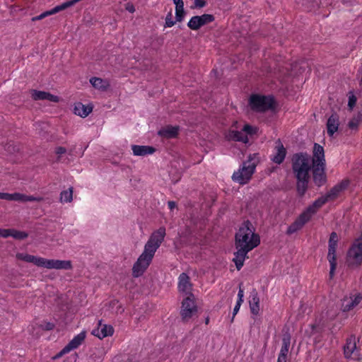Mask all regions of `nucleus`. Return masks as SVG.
I'll use <instances>...</instances> for the list:
<instances>
[{
	"mask_svg": "<svg viewBox=\"0 0 362 362\" xmlns=\"http://www.w3.org/2000/svg\"><path fill=\"white\" fill-rule=\"evenodd\" d=\"M185 11L183 8H175V18L176 21L182 22L184 19Z\"/></svg>",
	"mask_w": 362,
	"mask_h": 362,
	"instance_id": "nucleus-36",
	"label": "nucleus"
},
{
	"mask_svg": "<svg viewBox=\"0 0 362 362\" xmlns=\"http://www.w3.org/2000/svg\"><path fill=\"white\" fill-rule=\"evenodd\" d=\"M362 300V293H351L349 296H344L341 300V310L349 312L356 308Z\"/></svg>",
	"mask_w": 362,
	"mask_h": 362,
	"instance_id": "nucleus-15",
	"label": "nucleus"
},
{
	"mask_svg": "<svg viewBox=\"0 0 362 362\" xmlns=\"http://www.w3.org/2000/svg\"><path fill=\"white\" fill-rule=\"evenodd\" d=\"M178 289L180 292L189 296L192 293V284L190 281L189 276L186 273H182L178 277Z\"/></svg>",
	"mask_w": 362,
	"mask_h": 362,
	"instance_id": "nucleus-17",
	"label": "nucleus"
},
{
	"mask_svg": "<svg viewBox=\"0 0 362 362\" xmlns=\"http://www.w3.org/2000/svg\"><path fill=\"white\" fill-rule=\"evenodd\" d=\"M339 126V117L336 113H332L327 122V132L329 136H332L338 131Z\"/></svg>",
	"mask_w": 362,
	"mask_h": 362,
	"instance_id": "nucleus-22",
	"label": "nucleus"
},
{
	"mask_svg": "<svg viewBox=\"0 0 362 362\" xmlns=\"http://www.w3.org/2000/svg\"><path fill=\"white\" fill-rule=\"evenodd\" d=\"M175 24V21L173 20L172 13L169 12L165 17V27L171 28Z\"/></svg>",
	"mask_w": 362,
	"mask_h": 362,
	"instance_id": "nucleus-37",
	"label": "nucleus"
},
{
	"mask_svg": "<svg viewBox=\"0 0 362 362\" xmlns=\"http://www.w3.org/2000/svg\"><path fill=\"white\" fill-rule=\"evenodd\" d=\"M73 199V187L64 190L60 194V201L62 203H69Z\"/></svg>",
	"mask_w": 362,
	"mask_h": 362,
	"instance_id": "nucleus-33",
	"label": "nucleus"
},
{
	"mask_svg": "<svg viewBox=\"0 0 362 362\" xmlns=\"http://www.w3.org/2000/svg\"><path fill=\"white\" fill-rule=\"evenodd\" d=\"M125 8L127 11H128L129 13H133L135 11V7L131 3H127L125 6Z\"/></svg>",
	"mask_w": 362,
	"mask_h": 362,
	"instance_id": "nucleus-48",
	"label": "nucleus"
},
{
	"mask_svg": "<svg viewBox=\"0 0 362 362\" xmlns=\"http://www.w3.org/2000/svg\"><path fill=\"white\" fill-rule=\"evenodd\" d=\"M70 351L67 349V347L65 346L55 356L56 358H60L63 356L64 355L69 353Z\"/></svg>",
	"mask_w": 362,
	"mask_h": 362,
	"instance_id": "nucleus-45",
	"label": "nucleus"
},
{
	"mask_svg": "<svg viewBox=\"0 0 362 362\" xmlns=\"http://www.w3.org/2000/svg\"><path fill=\"white\" fill-rule=\"evenodd\" d=\"M292 170L297 180V192L300 196H303L308 186L309 173L311 170L310 157L306 153H295L291 159Z\"/></svg>",
	"mask_w": 362,
	"mask_h": 362,
	"instance_id": "nucleus-2",
	"label": "nucleus"
},
{
	"mask_svg": "<svg viewBox=\"0 0 362 362\" xmlns=\"http://www.w3.org/2000/svg\"><path fill=\"white\" fill-rule=\"evenodd\" d=\"M11 237H13L16 240H23L28 236V234L24 231L17 230L16 229H11Z\"/></svg>",
	"mask_w": 362,
	"mask_h": 362,
	"instance_id": "nucleus-35",
	"label": "nucleus"
},
{
	"mask_svg": "<svg viewBox=\"0 0 362 362\" xmlns=\"http://www.w3.org/2000/svg\"><path fill=\"white\" fill-rule=\"evenodd\" d=\"M348 126L351 129H356L358 126V122L357 120H351L349 122Z\"/></svg>",
	"mask_w": 362,
	"mask_h": 362,
	"instance_id": "nucleus-47",
	"label": "nucleus"
},
{
	"mask_svg": "<svg viewBox=\"0 0 362 362\" xmlns=\"http://www.w3.org/2000/svg\"><path fill=\"white\" fill-rule=\"evenodd\" d=\"M346 262L349 268L356 269L362 264V233L349 248Z\"/></svg>",
	"mask_w": 362,
	"mask_h": 362,
	"instance_id": "nucleus-5",
	"label": "nucleus"
},
{
	"mask_svg": "<svg viewBox=\"0 0 362 362\" xmlns=\"http://www.w3.org/2000/svg\"><path fill=\"white\" fill-rule=\"evenodd\" d=\"M31 20L33 22L34 21H40V15L33 17Z\"/></svg>",
	"mask_w": 362,
	"mask_h": 362,
	"instance_id": "nucleus-53",
	"label": "nucleus"
},
{
	"mask_svg": "<svg viewBox=\"0 0 362 362\" xmlns=\"http://www.w3.org/2000/svg\"><path fill=\"white\" fill-rule=\"evenodd\" d=\"M92 111V107L85 106L82 103H77L74 107V113L81 117H87Z\"/></svg>",
	"mask_w": 362,
	"mask_h": 362,
	"instance_id": "nucleus-29",
	"label": "nucleus"
},
{
	"mask_svg": "<svg viewBox=\"0 0 362 362\" xmlns=\"http://www.w3.org/2000/svg\"><path fill=\"white\" fill-rule=\"evenodd\" d=\"M99 326L97 329H94L92 331V334L98 337L99 339H103L107 337H110L114 334V328L111 325H102L101 322H99Z\"/></svg>",
	"mask_w": 362,
	"mask_h": 362,
	"instance_id": "nucleus-21",
	"label": "nucleus"
},
{
	"mask_svg": "<svg viewBox=\"0 0 362 362\" xmlns=\"http://www.w3.org/2000/svg\"><path fill=\"white\" fill-rule=\"evenodd\" d=\"M312 330L315 333H322L328 329L332 334L334 333V325H329L327 320L320 319L317 322L312 325Z\"/></svg>",
	"mask_w": 362,
	"mask_h": 362,
	"instance_id": "nucleus-23",
	"label": "nucleus"
},
{
	"mask_svg": "<svg viewBox=\"0 0 362 362\" xmlns=\"http://www.w3.org/2000/svg\"><path fill=\"white\" fill-rule=\"evenodd\" d=\"M325 165L317 164L312 166L313 182L318 187L322 186L327 181Z\"/></svg>",
	"mask_w": 362,
	"mask_h": 362,
	"instance_id": "nucleus-16",
	"label": "nucleus"
},
{
	"mask_svg": "<svg viewBox=\"0 0 362 362\" xmlns=\"http://www.w3.org/2000/svg\"><path fill=\"white\" fill-rule=\"evenodd\" d=\"M243 131L247 134H252L253 133V128L250 124H245L243 128Z\"/></svg>",
	"mask_w": 362,
	"mask_h": 362,
	"instance_id": "nucleus-46",
	"label": "nucleus"
},
{
	"mask_svg": "<svg viewBox=\"0 0 362 362\" xmlns=\"http://www.w3.org/2000/svg\"><path fill=\"white\" fill-rule=\"evenodd\" d=\"M338 235L336 232L331 233L329 235V239L328 241V253H327V260L329 261L330 265L329 269V278L332 279L334 276V272L337 268V248L338 244Z\"/></svg>",
	"mask_w": 362,
	"mask_h": 362,
	"instance_id": "nucleus-11",
	"label": "nucleus"
},
{
	"mask_svg": "<svg viewBox=\"0 0 362 362\" xmlns=\"http://www.w3.org/2000/svg\"><path fill=\"white\" fill-rule=\"evenodd\" d=\"M255 156V154L250 155L248 160L243 163L238 171L233 173L232 179L234 182L240 185H245L250 180L256 168V164L252 163V156Z\"/></svg>",
	"mask_w": 362,
	"mask_h": 362,
	"instance_id": "nucleus-7",
	"label": "nucleus"
},
{
	"mask_svg": "<svg viewBox=\"0 0 362 362\" xmlns=\"http://www.w3.org/2000/svg\"><path fill=\"white\" fill-rule=\"evenodd\" d=\"M209 323V317H207L206 319H205V324L206 325H208Z\"/></svg>",
	"mask_w": 362,
	"mask_h": 362,
	"instance_id": "nucleus-54",
	"label": "nucleus"
},
{
	"mask_svg": "<svg viewBox=\"0 0 362 362\" xmlns=\"http://www.w3.org/2000/svg\"><path fill=\"white\" fill-rule=\"evenodd\" d=\"M249 305L251 313L257 315L259 312V298L255 289L250 293Z\"/></svg>",
	"mask_w": 362,
	"mask_h": 362,
	"instance_id": "nucleus-24",
	"label": "nucleus"
},
{
	"mask_svg": "<svg viewBox=\"0 0 362 362\" xmlns=\"http://www.w3.org/2000/svg\"><path fill=\"white\" fill-rule=\"evenodd\" d=\"M275 101L271 95H263L260 94H252L248 100L250 109L257 112H265L273 109Z\"/></svg>",
	"mask_w": 362,
	"mask_h": 362,
	"instance_id": "nucleus-6",
	"label": "nucleus"
},
{
	"mask_svg": "<svg viewBox=\"0 0 362 362\" xmlns=\"http://www.w3.org/2000/svg\"><path fill=\"white\" fill-rule=\"evenodd\" d=\"M54 327H55L54 324L52 322H43L40 325L41 329L43 330H46V331L52 330L54 328Z\"/></svg>",
	"mask_w": 362,
	"mask_h": 362,
	"instance_id": "nucleus-39",
	"label": "nucleus"
},
{
	"mask_svg": "<svg viewBox=\"0 0 362 362\" xmlns=\"http://www.w3.org/2000/svg\"><path fill=\"white\" fill-rule=\"evenodd\" d=\"M229 137L230 139L235 141H241L245 144L248 141L247 136L239 131H231L229 133Z\"/></svg>",
	"mask_w": 362,
	"mask_h": 362,
	"instance_id": "nucleus-31",
	"label": "nucleus"
},
{
	"mask_svg": "<svg viewBox=\"0 0 362 362\" xmlns=\"http://www.w3.org/2000/svg\"><path fill=\"white\" fill-rule=\"evenodd\" d=\"M30 94L34 100H48L54 103H58L59 101L58 96L45 91L32 89Z\"/></svg>",
	"mask_w": 362,
	"mask_h": 362,
	"instance_id": "nucleus-18",
	"label": "nucleus"
},
{
	"mask_svg": "<svg viewBox=\"0 0 362 362\" xmlns=\"http://www.w3.org/2000/svg\"><path fill=\"white\" fill-rule=\"evenodd\" d=\"M179 132V127L177 126H166L158 131V134L165 139H173L177 137Z\"/></svg>",
	"mask_w": 362,
	"mask_h": 362,
	"instance_id": "nucleus-26",
	"label": "nucleus"
},
{
	"mask_svg": "<svg viewBox=\"0 0 362 362\" xmlns=\"http://www.w3.org/2000/svg\"><path fill=\"white\" fill-rule=\"evenodd\" d=\"M86 337V332L82 331L74 337L66 345L67 349L70 351L79 347L84 341Z\"/></svg>",
	"mask_w": 362,
	"mask_h": 362,
	"instance_id": "nucleus-25",
	"label": "nucleus"
},
{
	"mask_svg": "<svg viewBox=\"0 0 362 362\" xmlns=\"http://www.w3.org/2000/svg\"><path fill=\"white\" fill-rule=\"evenodd\" d=\"M349 184V182L348 180H342L341 182L334 185L325 196L317 199L312 205L318 211L328 201L336 199L339 194L348 187Z\"/></svg>",
	"mask_w": 362,
	"mask_h": 362,
	"instance_id": "nucleus-9",
	"label": "nucleus"
},
{
	"mask_svg": "<svg viewBox=\"0 0 362 362\" xmlns=\"http://www.w3.org/2000/svg\"><path fill=\"white\" fill-rule=\"evenodd\" d=\"M173 3L175 4V8L184 7V2L182 0H173Z\"/></svg>",
	"mask_w": 362,
	"mask_h": 362,
	"instance_id": "nucleus-49",
	"label": "nucleus"
},
{
	"mask_svg": "<svg viewBox=\"0 0 362 362\" xmlns=\"http://www.w3.org/2000/svg\"><path fill=\"white\" fill-rule=\"evenodd\" d=\"M215 17L212 14L204 13L202 16H192L187 23V26L192 30H197L202 26L212 23Z\"/></svg>",
	"mask_w": 362,
	"mask_h": 362,
	"instance_id": "nucleus-13",
	"label": "nucleus"
},
{
	"mask_svg": "<svg viewBox=\"0 0 362 362\" xmlns=\"http://www.w3.org/2000/svg\"><path fill=\"white\" fill-rule=\"evenodd\" d=\"M0 199L8 201H16L23 203L27 202H40L42 200V197H37L33 195H26L19 192H15L13 194L0 192Z\"/></svg>",
	"mask_w": 362,
	"mask_h": 362,
	"instance_id": "nucleus-14",
	"label": "nucleus"
},
{
	"mask_svg": "<svg viewBox=\"0 0 362 362\" xmlns=\"http://www.w3.org/2000/svg\"><path fill=\"white\" fill-rule=\"evenodd\" d=\"M326 165L324 148L315 143L313 150V165Z\"/></svg>",
	"mask_w": 362,
	"mask_h": 362,
	"instance_id": "nucleus-19",
	"label": "nucleus"
},
{
	"mask_svg": "<svg viewBox=\"0 0 362 362\" xmlns=\"http://www.w3.org/2000/svg\"><path fill=\"white\" fill-rule=\"evenodd\" d=\"M241 284H240L239 286L237 302L243 303L244 298V289L241 287Z\"/></svg>",
	"mask_w": 362,
	"mask_h": 362,
	"instance_id": "nucleus-41",
	"label": "nucleus"
},
{
	"mask_svg": "<svg viewBox=\"0 0 362 362\" xmlns=\"http://www.w3.org/2000/svg\"><path fill=\"white\" fill-rule=\"evenodd\" d=\"M290 337H284L282 339V346L279 354V356L287 358L289 346H290Z\"/></svg>",
	"mask_w": 362,
	"mask_h": 362,
	"instance_id": "nucleus-32",
	"label": "nucleus"
},
{
	"mask_svg": "<svg viewBox=\"0 0 362 362\" xmlns=\"http://www.w3.org/2000/svg\"><path fill=\"white\" fill-rule=\"evenodd\" d=\"M90 83L94 88L103 90H106L109 86V83L107 81L98 77L91 78L90 79Z\"/></svg>",
	"mask_w": 362,
	"mask_h": 362,
	"instance_id": "nucleus-30",
	"label": "nucleus"
},
{
	"mask_svg": "<svg viewBox=\"0 0 362 362\" xmlns=\"http://www.w3.org/2000/svg\"><path fill=\"white\" fill-rule=\"evenodd\" d=\"M168 206L170 210H173L176 207V203L173 201H169L168 202Z\"/></svg>",
	"mask_w": 362,
	"mask_h": 362,
	"instance_id": "nucleus-51",
	"label": "nucleus"
},
{
	"mask_svg": "<svg viewBox=\"0 0 362 362\" xmlns=\"http://www.w3.org/2000/svg\"><path fill=\"white\" fill-rule=\"evenodd\" d=\"M241 305H242L241 303L236 302V304H235V307L233 308V317H232V319H231V322L233 321V319H234L235 316L237 315V313H238Z\"/></svg>",
	"mask_w": 362,
	"mask_h": 362,
	"instance_id": "nucleus-43",
	"label": "nucleus"
},
{
	"mask_svg": "<svg viewBox=\"0 0 362 362\" xmlns=\"http://www.w3.org/2000/svg\"><path fill=\"white\" fill-rule=\"evenodd\" d=\"M207 2L206 0H194V5L191 6L193 8H202L206 5Z\"/></svg>",
	"mask_w": 362,
	"mask_h": 362,
	"instance_id": "nucleus-38",
	"label": "nucleus"
},
{
	"mask_svg": "<svg viewBox=\"0 0 362 362\" xmlns=\"http://www.w3.org/2000/svg\"><path fill=\"white\" fill-rule=\"evenodd\" d=\"M52 14H53V13L51 9L50 11H47L43 12L41 14H40V20H42V19L45 18V17L52 15Z\"/></svg>",
	"mask_w": 362,
	"mask_h": 362,
	"instance_id": "nucleus-50",
	"label": "nucleus"
},
{
	"mask_svg": "<svg viewBox=\"0 0 362 362\" xmlns=\"http://www.w3.org/2000/svg\"><path fill=\"white\" fill-rule=\"evenodd\" d=\"M166 232L165 227H160L153 231L144 245V249L132 267L134 277H139L151 264L156 252L164 240Z\"/></svg>",
	"mask_w": 362,
	"mask_h": 362,
	"instance_id": "nucleus-1",
	"label": "nucleus"
},
{
	"mask_svg": "<svg viewBox=\"0 0 362 362\" xmlns=\"http://www.w3.org/2000/svg\"><path fill=\"white\" fill-rule=\"evenodd\" d=\"M260 243V238L255 233V228L252 223L247 220L240 226L235 235V247H243L252 250Z\"/></svg>",
	"mask_w": 362,
	"mask_h": 362,
	"instance_id": "nucleus-3",
	"label": "nucleus"
},
{
	"mask_svg": "<svg viewBox=\"0 0 362 362\" xmlns=\"http://www.w3.org/2000/svg\"><path fill=\"white\" fill-rule=\"evenodd\" d=\"M356 103V98L355 95H352L349 98L348 106L350 109H352Z\"/></svg>",
	"mask_w": 362,
	"mask_h": 362,
	"instance_id": "nucleus-42",
	"label": "nucleus"
},
{
	"mask_svg": "<svg viewBox=\"0 0 362 362\" xmlns=\"http://www.w3.org/2000/svg\"><path fill=\"white\" fill-rule=\"evenodd\" d=\"M237 251L234 252V257L233 261L234 262L235 267L238 270H240L244 264V262L247 256V253L251 251L250 250H247L243 247H235Z\"/></svg>",
	"mask_w": 362,
	"mask_h": 362,
	"instance_id": "nucleus-20",
	"label": "nucleus"
},
{
	"mask_svg": "<svg viewBox=\"0 0 362 362\" xmlns=\"http://www.w3.org/2000/svg\"><path fill=\"white\" fill-rule=\"evenodd\" d=\"M317 212V211L312 204L309 205L288 226L286 230V234L290 235L300 230L308 222L310 221L313 216Z\"/></svg>",
	"mask_w": 362,
	"mask_h": 362,
	"instance_id": "nucleus-8",
	"label": "nucleus"
},
{
	"mask_svg": "<svg viewBox=\"0 0 362 362\" xmlns=\"http://www.w3.org/2000/svg\"><path fill=\"white\" fill-rule=\"evenodd\" d=\"M358 341L359 339L354 334H351L346 338L343 347L344 355L346 358L354 361H360L361 359V349L357 345Z\"/></svg>",
	"mask_w": 362,
	"mask_h": 362,
	"instance_id": "nucleus-10",
	"label": "nucleus"
},
{
	"mask_svg": "<svg viewBox=\"0 0 362 362\" xmlns=\"http://www.w3.org/2000/svg\"><path fill=\"white\" fill-rule=\"evenodd\" d=\"M74 6V5H73V2L71 1V0L67 1L53 8L52 9V11L53 14H54L61 11L65 10L66 8H67L70 6Z\"/></svg>",
	"mask_w": 362,
	"mask_h": 362,
	"instance_id": "nucleus-34",
	"label": "nucleus"
},
{
	"mask_svg": "<svg viewBox=\"0 0 362 362\" xmlns=\"http://www.w3.org/2000/svg\"><path fill=\"white\" fill-rule=\"evenodd\" d=\"M11 229H1V235H0V237H2V238H8V237H11Z\"/></svg>",
	"mask_w": 362,
	"mask_h": 362,
	"instance_id": "nucleus-44",
	"label": "nucleus"
},
{
	"mask_svg": "<svg viewBox=\"0 0 362 362\" xmlns=\"http://www.w3.org/2000/svg\"><path fill=\"white\" fill-rule=\"evenodd\" d=\"M132 150L134 155L138 156H144L153 154L156 151V149L152 146L139 145H132Z\"/></svg>",
	"mask_w": 362,
	"mask_h": 362,
	"instance_id": "nucleus-27",
	"label": "nucleus"
},
{
	"mask_svg": "<svg viewBox=\"0 0 362 362\" xmlns=\"http://www.w3.org/2000/svg\"><path fill=\"white\" fill-rule=\"evenodd\" d=\"M16 258L48 269L69 270L72 269V264L70 260L48 259L25 253H17Z\"/></svg>",
	"mask_w": 362,
	"mask_h": 362,
	"instance_id": "nucleus-4",
	"label": "nucleus"
},
{
	"mask_svg": "<svg viewBox=\"0 0 362 362\" xmlns=\"http://www.w3.org/2000/svg\"><path fill=\"white\" fill-rule=\"evenodd\" d=\"M286 361H287V358L278 356L276 362H286Z\"/></svg>",
	"mask_w": 362,
	"mask_h": 362,
	"instance_id": "nucleus-52",
	"label": "nucleus"
},
{
	"mask_svg": "<svg viewBox=\"0 0 362 362\" xmlns=\"http://www.w3.org/2000/svg\"><path fill=\"white\" fill-rule=\"evenodd\" d=\"M286 155V148L284 147L282 144H279L276 146V152L272 158V161L276 164H281L284 162Z\"/></svg>",
	"mask_w": 362,
	"mask_h": 362,
	"instance_id": "nucleus-28",
	"label": "nucleus"
},
{
	"mask_svg": "<svg viewBox=\"0 0 362 362\" xmlns=\"http://www.w3.org/2000/svg\"><path fill=\"white\" fill-rule=\"evenodd\" d=\"M197 312L195 298L193 293H189L182 300L180 316L182 321L187 322Z\"/></svg>",
	"mask_w": 362,
	"mask_h": 362,
	"instance_id": "nucleus-12",
	"label": "nucleus"
},
{
	"mask_svg": "<svg viewBox=\"0 0 362 362\" xmlns=\"http://www.w3.org/2000/svg\"><path fill=\"white\" fill-rule=\"evenodd\" d=\"M66 152V149L62 146H58L55 148V153L58 155L57 161H60V156L65 153Z\"/></svg>",
	"mask_w": 362,
	"mask_h": 362,
	"instance_id": "nucleus-40",
	"label": "nucleus"
}]
</instances>
